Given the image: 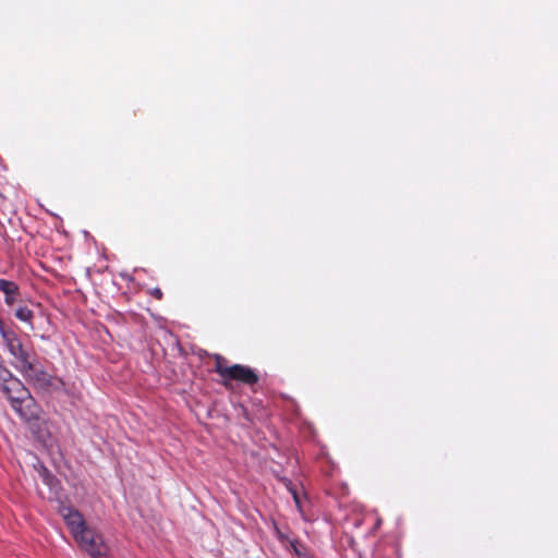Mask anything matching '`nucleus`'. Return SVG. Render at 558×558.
Segmentation results:
<instances>
[{"mask_svg": "<svg viewBox=\"0 0 558 558\" xmlns=\"http://www.w3.org/2000/svg\"><path fill=\"white\" fill-rule=\"evenodd\" d=\"M298 544H299V542H298V541H295V539L291 542V546L293 547V549H294V551H295L296 554H299V549H298V547H296V545H298Z\"/></svg>", "mask_w": 558, "mask_h": 558, "instance_id": "9b49d317", "label": "nucleus"}, {"mask_svg": "<svg viewBox=\"0 0 558 558\" xmlns=\"http://www.w3.org/2000/svg\"><path fill=\"white\" fill-rule=\"evenodd\" d=\"M292 497H293V500L295 502V506L298 507V509L301 511V499H300V495L298 493V490L293 487H288Z\"/></svg>", "mask_w": 558, "mask_h": 558, "instance_id": "1a4fd4ad", "label": "nucleus"}, {"mask_svg": "<svg viewBox=\"0 0 558 558\" xmlns=\"http://www.w3.org/2000/svg\"><path fill=\"white\" fill-rule=\"evenodd\" d=\"M214 371L221 377V384L227 388L230 386V381L253 386L259 380L253 368L242 364L228 366V361L221 355H216Z\"/></svg>", "mask_w": 558, "mask_h": 558, "instance_id": "7ed1b4c3", "label": "nucleus"}, {"mask_svg": "<svg viewBox=\"0 0 558 558\" xmlns=\"http://www.w3.org/2000/svg\"><path fill=\"white\" fill-rule=\"evenodd\" d=\"M58 513L62 517L73 538L92 558H108V548L102 537L90 529L83 514L70 505L61 504Z\"/></svg>", "mask_w": 558, "mask_h": 558, "instance_id": "f03ea898", "label": "nucleus"}, {"mask_svg": "<svg viewBox=\"0 0 558 558\" xmlns=\"http://www.w3.org/2000/svg\"><path fill=\"white\" fill-rule=\"evenodd\" d=\"M0 291L4 294V302L9 306H12L20 295L17 283L7 279H0Z\"/></svg>", "mask_w": 558, "mask_h": 558, "instance_id": "0eeeda50", "label": "nucleus"}, {"mask_svg": "<svg viewBox=\"0 0 558 558\" xmlns=\"http://www.w3.org/2000/svg\"><path fill=\"white\" fill-rule=\"evenodd\" d=\"M0 389L9 399L12 409L33 429L39 421V407L24 384L5 366L0 364Z\"/></svg>", "mask_w": 558, "mask_h": 558, "instance_id": "f257e3e1", "label": "nucleus"}, {"mask_svg": "<svg viewBox=\"0 0 558 558\" xmlns=\"http://www.w3.org/2000/svg\"><path fill=\"white\" fill-rule=\"evenodd\" d=\"M149 294L155 298L156 300H161L162 296H163V293L161 291V289L159 288H154L149 291Z\"/></svg>", "mask_w": 558, "mask_h": 558, "instance_id": "9d476101", "label": "nucleus"}, {"mask_svg": "<svg viewBox=\"0 0 558 558\" xmlns=\"http://www.w3.org/2000/svg\"><path fill=\"white\" fill-rule=\"evenodd\" d=\"M14 367L24 376V378L38 388H49L54 385V381L60 379L48 374L43 366L38 363L36 354L33 353L26 362L14 364Z\"/></svg>", "mask_w": 558, "mask_h": 558, "instance_id": "20e7f679", "label": "nucleus"}, {"mask_svg": "<svg viewBox=\"0 0 558 558\" xmlns=\"http://www.w3.org/2000/svg\"><path fill=\"white\" fill-rule=\"evenodd\" d=\"M0 333L3 338V341L5 343L8 351L15 359L14 364H20L22 362H26V359L31 357V355L33 353L24 348L19 336L14 331L4 329L1 322H0Z\"/></svg>", "mask_w": 558, "mask_h": 558, "instance_id": "423d86ee", "label": "nucleus"}, {"mask_svg": "<svg viewBox=\"0 0 558 558\" xmlns=\"http://www.w3.org/2000/svg\"><path fill=\"white\" fill-rule=\"evenodd\" d=\"M15 317L21 320V322H24V323H27L29 325H32V320H33V317H34V313L31 308H28L27 306H20L19 308H16L15 311Z\"/></svg>", "mask_w": 558, "mask_h": 558, "instance_id": "6e6552de", "label": "nucleus"}, {"mask_svg": "<svg viewBox=\"0 0 558 558\" xmlns=\"http://www.w3.org/2000/svg\"><path fill=\"white\" fill-rule=\"evenodd\" d=\"M14 367L24 376V378L38 388H49L54 385V381L60 379L48 374L43 366L38 363L36 354L33 353L26 362L14 364Z\"/></svg>", "mask_w": 558, "mask_h": 558, "instance_id": "39448f33", "label": "nucleus"}]
</instances>
